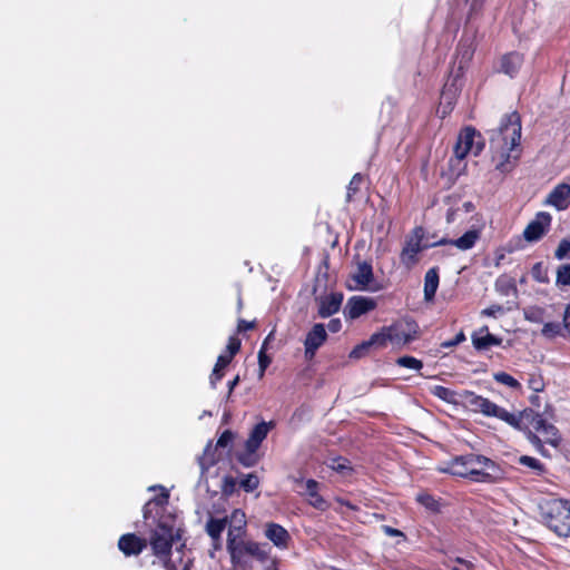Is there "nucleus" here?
Instances as JSON below:
<instances>
[{"instance_id": "obj_1", "label": "nucleus", "mask_w": 570, "mask_h": 570, "mask_svg": "<svg viewBox=\"0 0 570 570\" xmlns=\"http://www.w3.org/2000/svg\"><path fill=\"white\" fill-rule=\"evenodd\" d=\"M521 139V118L513 111L505 115L498 128L489 131L490 149L495 169L510 171L519 158L518 146Z\"/></svg>"}, {"instance_id": "obj_2", "label": "nucleus", "mask_w": 570, "mask_h": 570, "mask_svg": "<svg viewBox=\"0 0 570 570\" xmlns=\"http://www.w3.org/2000/svg\"><path fill=\"white\" fill-rule=\"evenodd\" d=\"M178 537L174 520L169 517L160 519L150 532L149 543L153 552L166 570H178V566L183 561L180 549L176 550V558H173L171 552L173 543Z\"/></svg>"}, {"instance_id": "obj_3", "label": "nucleus", "mask_w": 570, "mask_h": 570, "mask_svg": "<svg viewBox=\"0 0 570 570\" xmlns=\"http://www.w3.org/2000/svg\"><path fill=\"white\" fill-rule=\"evenodd\" d=\"M227 551L234 566L245 567L248 558H254L257 561L267 560L271 547L267 543L240 539L238 534H234L233 530H228Z\"/></svg>"}, {"instance_id": "obj_4", "label": "nucleus", "mask_w": 570, "mask_h": 570, "mask_svg": "<svg viewBox=\"0 0 570 570\" xmlns=\"http://www.w3.org/2000/svg\"><path fill=\"white\" fill-rule=\"evenodd\" d=\"M542 517L547 527L557 535L570 537V501L549 500L543 507Z\"/></svg>"}, {"instance_id": "obj_5", "label": "nucleus", "mask_w": 570, "mask_h": 570, "mask_svg": "<svg viewBox=\"0 0 570 570\" xmlns=\"http://www.w3.org/2000/svg\"><path fill=\"white\" fill-rule=\"evenodd\" d=\"M424 229L422 227H415L412 233L406 237L404 247L401 253V261L406 266H412L417 262L416 255L429 247L445 245L446 239L441 238L434 243H424Z\"/></svg>"}, {"instance_id": "obj_6", "label": "nucleus", "mask_w": 570, "mask_h": 570, "mask_svg": "<svg viewBox=\"0 0 570 570\" xmlns=\"http://www.w3.org/2000/svg\"><path fill=\"white\" fill-rule=\"evenodd\" d=\"M469 479L476 482H493L498 478L499 468L483 455L468 454Z\"/></svg>"}, {"instance_id": "obj_7", "label": "nucleus", "mask_w": 570, "mask_h": 570, "mask_svg": "<svg viewBox=\"0 0 570 570\" xmlns=\"http://www.w3.org/2000/svg\"><path fill=\"white\" fill-rule=\"evenodd\" d=\"M484 147L481 135L472 127H465L461 130L458 141L454 146V155L458 160H462L469 153L479 155Z\"/></svg>"}, {"instance_id": "obj_8", "label": "nucleus", "mask_w": 570, "mask_h": 570, "mask_svg": "<svg viewBox=\"0 0 570 570\" xmlns=\"http://www.w3.org/2000/svg\"><path fill=\"white\" fill-rule=\"evenodd\" d=\"M272 426V422H261L254 426L245 443L246 453L239 455L240 463H243L245 466H250L256 463L255 452L258 450L262 442L266 439Z\"/></svg>"}, {"instance_id": "obj_9", "label": "nucleus", "mask_w": 570, "mask_h": 570, "mask_svg": "<svg viewBox=\"0 0 570 570\" xmlns=\"http://www.w3.org/2000/svg\"><path fill=\"white\" fill-rule=\"evenodd\" d=\"M417 331L419 326L414 321L410 318L397 321L389 326L391 344L399 347L405 346L416 338Z\"/></svg>"}, {"instance_id": "obj_10", "label": "nucleus", "mask_w": 570, "mask_h": 570, "mask_svg": "<svg viewBox=\"0 0 570 570\" xmlns=\"http://www.w3.org/2000/svg\"><path fill=\"white\" fill-rule=\"evenodd\" d=\"M552 217L547 212H539L523 230V237L527 242L534 243L540 240L550 229Z\"/></svg>"}, {"instance_id": "obj_11", "label": "nucleus", "mask_w": 570, "mask_h": 570, "mask_svg": "<svg viewBox=\"0 0 570 570\" xmlns=\"http://www.w3.org/2000/svg\"><path fill=\"white\" fill-rule=\"evenodd\" d=\"M296 491L298 494L305 497L308 503L318 510H325L327 508V502L320 495V483L313 479L303 480L295 479Z\"/></svg>"}, {"instance_id": "obj_12", "label": "nucleus", "mask_w": 570, "mask_h": 570, "mask_svg": "<svg viewBox=\"0 0 570 570\" xmlns=\"http://www.w3.org/2000/svg\"><path fill=\"white\" fill-rule=\"evenodd\" d=\"M233 439H234V434L229 430H226L218 438L215 448H213L212 443H209L205 448L203 455L198 459L199 466H200L203 473L216 463V460H217L216 455H215L216 449L217 448H226L233 441Z\"/></svg>"}, {"instance_id": "obj_13", "label": "nucleus", "mask_w": 570, "mask_h": 570, "mask_svg": "<svg viewBox=\"0 0 570 570\" xmlns=\"http://www.w3.org/2000/svg\"><path fill=\"white\" fill-rule=\"evenodd\" d=\"M376 303L373 298L363 296L351 297L344 308V314L347 318L355 320L374 309Z\"/></svg>"}, {"instance_id": "obj_14", "label": "nucleus", "mask_w": 570, "mask_h": 570, "mask_svg": "<svg viewBox=\"0 0 570 570\" xmlns=\"http://www.w3.org/2000/svg\"><path fill=\"white\" fill-rule=\"evenodd\" d=\"M327 338V333L324 324L317 323L307 333L304 345L305 355L308 358L314 357L316 351L323 345Z\"/></svg>"}, {"instance_id": "obj_15", "label": "nucleus", "mask_w": 570, "mask_h": 570, "mask_svg": "<svg viewBox=\"0 0 570 570\" xmlns=\"http://www.w3.org/2000/svg\"><path fill=\"white\" fill-rule=\"evenodd\" d=\"M518 421H520L518 431H524L532 428L538 433L543 432L544 428L549 424L543 416L531 409L518 412Z\"/></svg>"}, {"instance_id": "obj_16", "label": "nucleus", "mask_w": 570, "mask_h": 570, "mask_svg": "<svg viewBox=\"0 0 570 570\" xmlns=\"http://www.w3.org/2000/svg\"><path fill=\"white\" fill-rule=\"evenodd\" d=\"M518 421H520L518 431H524L532 428L538 433L543 432L544 428L549 424L543 416L531 409L518 412Z\"/></svg>"}, {"instance_id": "obj_17", "label": "nucleus", "mask_w": 570, "mask_h": 570, "mask_svg": "<svg viewBox=\"0 0 570 570\" xmlns=\"http://www.w3.org/2000/svg\"><path fill=\"white\" fill-rule=\"evenodd\" d=\"M546 205L554 207L557 210H564L570 206V185L559 184L547 196Z\"/></svg>"}, {"instance_id": "obj_18", "label": "nucleus", "mask_w": 570, "mask_h": 570, "mask_svg": "<svg viewBox=\"0 0 570 570\" xmlns=\"http://www.w3.org/2000/svg\"><path fill=\"white\" fill-rule=\"evenodd\" d=\"M318 306V315L323 318L330 317L337 313L343 302L342 293H331L328 295L315 298Z\"/></svg>"}, {"instance_id": "obj_19", "label": "nucleus", "mask_w": 570, "mask_h": 570, "mask_svg": "<svg viewBox=\"0 0 570 570\" xmlns=\"http://www.w3.org/2000/svg\"><path fill=\"white\" fill-rule=\"evenodd\" d=\"M147 547V541L135 533H127L118 541L119 550L127 557L138 556Z\"/></svg>"}, {"instance_id": "obj_20", "label": "nucleus", "mask_w": 570, "mask_h": 570, "mask_svg": "<svg viewBox=\"0 0 570 570\" xmlns=\"http://www.w3.org/2000/svg\"><path fill=\"white\" fill-rule=\"evenodd\" d=\"M265 537L278 549H286L291 540L287 530L277 523L266 524Z\"/></svg>"}, {"instance_id": "obj_21", "label": "nucleus", "mask_w": 570, "mask_h": 570, "mask_svg": "<svg viewBox=\"0 0 570 570\" xmlns=\"http://www.w3.org/2000/svg\"><path fill=\"white\" fill-rule=\"evenodd\" d=\"M228 518H209L206 523V532L213 540V548L219 550L222 548V533L226 529Z\"/></svg>"}, {"instance_id": "obj_22", "label": "nucleus", "mask_w": 570, "mask_h": 570, "mask_svg": "<svg viewBox=\"0 0 570 570\" xmlns=\"http://www.w3.org/2000/svg\"><path fill=\"white\" fill-rule=\"evenodd\" d=\"M459 92V87L456 85V79H453L452 81H448L443 90L441 92V100H440V107L442 109L443 116H445L448 112H450L456 101Z\"/></svg>"}, {"instance_id": "obj_23", "label": "nucleus", "mask_w": 570, "mask_h": 570, "mask_svg": "<svg viewBox=\"0 0 570 570\" xmlns=\"http://www.w3.org/2000/svg\"><path fill=\"white\" fill-rule=\"evenodd\" d=\"M523 63V56L519 52H509L501 58L500 71L514 77Z\"/></svg>"}, {"instance_id": "obj_24", "label": "nucleus", "mask_w": 570, "mask_h": 570, "mask_svg": "<svg viewBox=\"0 0 570 570\" xmlns=\"http://www.w3.org/2000/svg\"><path fill=\"white\" fill-rule=\"evenodd\" d=\"M464 402L471 409V411L475 413H481L484 416H488L489 411L492 405V401L483 397L481 395H476L473 392H466L464 394Z\"/></svg>"}, {"instance_id": "obj_25", "label": "nucleus", "mask_w": 570, "mask_h": 570, "mask_svg": "<svg viewBox=\"0 0 570 570\" xmlns=\"http://www.w3.org/2000/svg\"><path fill=\"white\" fill-rule=\"evenodd\" d=\"M501 342V338L489 333L488 327H483L480 332L472 335L473 346L478 351H485L491 346H498Z\"/></svg>"}, {"instance_id": "obj_26", "label": "nucleus", "mask_w": 570, "mask_h": 570, "mask_svg": "<svg viewBox=\"0 0 570 570\" xmlns=\"http://www.w3.org/2000/svg\"><path fill=\"white\" fill-rule=\"evenodd\" d=\"M466 461L468 454L455 456L446 462L444 466L440 468V471L461 478H469V468Z\"/></svg>"}, {"instance_id": "obj_27", "label": "nucleus", "mask_w": 570, "mask_h": 570, "mask_svg": "<svg viewBox=\"0 0 570 570\" xmlns=\"http://www.w3.org/2000/svg\"><path fill=\"white\" fill-rule=\"evenodd\" d=\"M352 279L355 282V288H366L373 281L372 265L367 262L358 263L356 271L352 275Z\"/></svg>"}, {"instance_id": "obj_28", "label": "nucleus", "mask_w": 570, "mask_h": 570, "mask_svg": "<svg viewBox=\"0 0 570 570\" xmlns=\"http://www.w3.org/2000/svg\"><path fill=\"white\" fill-rule=\"evenodd\" d=\"M488 417H497L515 430L520 423V421H518V413L509 412L508 410L495 404L494 402L491 405Z\"/></svg>"}, {"instance_id": "obj_29", "label": "nucleus", "mask_w": 570, "mask_h": 570, "mask_svg": "<svg viewBox=\"0 0 570 570\" xmlns=\"http://www.w3.org/2000/svg\"><path fill=\"white\" fill-rule=\"evenodd\" d=\"M439 272L436 267L430 268L424 276V299L426 302L433 301L439 287Z\"/></svg>"}, {"instance_id": "obj_30", "label": "nucleus", "mask_w": 570, "mask_h": 570, "mask_svg": "<svg viewBox=\"0 0 570 570\" xmlns=\"http://www.w3.org/2000/svg\"><path fill=\"white\" fill-rule=\"evenodd\" d=\"M480 238V232L476 229H471L464 233L461 237L454 239V240H448L445 244H451L458 247L461 250H468L471 249L478 239Z\"/></svg>"}, {"instance_id": "obj_31", "label": "nucleus", "mask_w": 570, "mask_h": 570, "mask_svg": "<svg viewBox=\"0 0 570 570\" xmlns=\"http://www.w3.org/2000/svg\"><path fill=\"white\" fill-rule=\"evenodd\" d=\"M159 489L161 490V493L158 497L149 500L144 507L142 512L145 520H148L151 517L155 509L159 510L168 501L169 494L167 490L163 487H159ZM156 514H158V511H156Z\"/></svg>"}, {"instance_id": "obj_32", "label": "nucleus", "mask_w": 570, "mask_h": 570, "mask_svg": "<svg viewBox=\"0 0 570 570\" xmlns=\"http://www.w3.org/2000/svg\"><path fill=\"white\" fill-rule=\"evenodd\" d=\"M389 326H384L380 332H376L371 335L367 340L371 347L382 348L391 343V337L389 336Z\"/></svg>"}, {"instance_id": "obj_33", "label": "nucleus", "mask_w": 570, "mask_h": 570, "mask_svg": "<svg viewBox=\"0 0 570 570\" xmlns=\"http://www.w3.org/2000/svg\"><path fill=\"white\" fill-rule=\"evenodd\" d=\"M556 274L557 286H570V264L560 265Z\"/></svg>"}, {"instance_id": "obj_34", "label": "nucleus", "mask_w": 570, "mask_h": 570, "mask_svg": "<svg viewBox=\"0 0 570 570\" xmlns=\"http://www.w3.org/2000/svg\"><path fill=\"white\" fill-rule=\"evenodd\" d=\"M540 434H542V436L544 438V441L549 444H551L552 446H558L559 443H560V435H559V431L558 429L549 423L543 432H540Z\"/></svg>"}, {"instance_id": "obj_35", "label": "nucleus", "mask_w": 570, "mask_h": 570, "mask_svg": "<svg viewBox=\"0 0 570 570\" xmlns=\"http://www.w3.org/2000/svg\"><path fill=\"white\" fill-rule=\"evenodd\" d=\"M493 379L495 382L507 385L511 389L518 390L521 387L519 381H517L513 376L505 372H498L493 374Z\"/></svg>"}, {"instance_id": "obj_36", "label": "nucleus", "mask_w": 570, "mask_h": 570, "mask_svg": "<svg viewBox=\"0 0 570 570\" xmlns=\"http://www.w3.org/2000/svg\"><path fill=\"white\" fill-rule=\"evenodd\" d=\"M230 522L234 523V527L230 528L229 530H233L234 534H238V537H239L240 531L243 530V528L246 524L245 513L242 510L233 511V513L230 515Z\"/></svg>"}, {"instance_id": "obj_37", "label": "nucleus", "mask_w": 570, "mask_h": 570, "mask_svg": "<svg viewBox=\"0 0 570 570\" xmlns=\"http://www.w3.org/2000/svg\"><path fill=\"white\" fill-rule=\"evenodd\" d=\"M519 463L527 468L533 470L537 474H542L544 472L543 464L535 458L522 455L519 458Z\"/></svg>"}, {"instance_id": "obj_38", "label": "nucleus", "mask_w": 570, "mask_h": 570, "mask_svg": "<svg viewBox=\"0 0 570 570\" xmlns=\"http://www.w3.org/2000/svg\"><path fill=\"white\" fill-rule=\"evenodd\" d=\"M531 275H532L533 279H535L539 283L544 284V283L549 282L548 271L544 267L542 262H538L533 265V267L531 269Z\"/></svg>"}, {"instance_id": "obj_39", "label": "nucleus", "mask_w": 570, "mask_h": 570, "mask_svg": "<svg viewBox=\"0 0 570 570\" xmlns=\"http://www.w3.org/2000/svg\"><path fill=\"white\" fill-rule=\"evenodd\" d=\"M396 364L410 370L420 371L423 367V363L413 356H402L396 360Z\"/></svg>"}, {"instance_id": "obj_40", "label": "nucleus", "mask_w": 570, "mask_h": 570, "mask_svg": "<svg viewBox=\"0 0 570 570\" xmlns=\"http://www.w3.org/2000/svg\"><path fill=\"white\" fill-rule=\"evenodd\" d=\"M416 500L430 511L436 512L440 509V503L428 493L419 494Z\"/></svg>"}, {"instance_id": "obj_41", "label": "nucleus", "mask_w": 570, "mask_h": 570, "mask_svg": "<svg viewBox=\"0 0 570 570\" xmlns=\"http://www.w3.org/2000/svg\"><path fill=\"white\" fill-rule=\"evenodd\" d=\"M239 484L244 491L253 492L258 487L259 479L256 474L249 473L240 480Z\"/></svg>"}, {"instance_id": "obj_42", "label": "nucleus", "mask_w": 570, "mask_h": 570, "mask_svg": "<svg viewBox=\"0 0 570 570\" xmlns=\"http://www.w3.org/2000/svg\"><path fill=\"white\" fill-rule=\"evenodd\" d=\"M554 257L559 261L570 258V240L567 238L561 239L556 252Z\"/></svg>"}, {"instance_id": "obj_43", "label": "nucleus", "mask_w": 570, "mask_h": 570, "mask_svg": "<svg viewBox=\"0 0 570 570\" xmlns=\"http://www.w3.org/2000/svg\"><path fill=\"white\" fill-rule=\"evenodd\" d=\"M528 386L533 392H541L544 390V381L543 377L539 374H531L528 380Z\"/></svg>"}, {"instance_id": "obj_44", "label": "nucleus", "mask_w": 570, "mask_h": 570, "mask_svg": "<svg viewBox=\"0 0 570 570\" xmlns=\"http://www.w3.org/2000/svg\"><path fill=\"white\" fill-rule=\"evenodd\" d=\"M364 181V177L361 174H355L351 179L347 187V198L350 199L360 189V186Z\"/></svg>"}, {"instance_id": "obj_45", "label": "nucleus", "mask_w": 570, "mask_h": 570, "mask_svg": "<svg viewBox=\"0 0 570 570\" xmlns=\"http://www.w3.org/2000/svg\"><path fill=\"white\" fill-rule=\"evenodd\" d=\"M560 332H561L560 324L554 323V322L546 323L541 331L542 335L546 337H554V336L559 335Z\"/></svg>"}, {"instance_id": "obj_46", "label": "nucleus", "mask_w": 570, "mask_h": 570, "mask_svg": "<svg viewBox=\"0 0 570 570\" xmlns=\"http://www.w3.org/2000/svg\"><path fill=\"white\" fill-rule=\"evenodd\" d=\"M236 479L233 478V476H225L223 479V484H222V492L225 494V495H230L234 493L235 489H236Z\"/></svg>"}, {"instance_id": "obj_47", "label": "nucleus", "mask_w": 570, "mask_h": 570, "mask_svg": "<svg viewBox=\"0 0 570 570\" xmlns=\"http://www.w3.org/2000/svg\"><path fill=\"white\" fill-rule=\"evenodd\" d=\"M330 468L341 473L346 470H351L350 462L343 458L333 459L330 463Z\"/></svg>"}, {"instance_id": "obj_48", "label": "nucleus", "mask_w": 570, "mask_h": 570, "mask_svg": "<svg viewBox=\"0 0 570 570\" xmlns=\"http://www.w3.org/2000/svg\"><path fill=\"white\" fill-rule=\"evenodd\" d=\"M371 345L368 344V341H365L358 345H356L350 353L351 358H361L365 355V353L368 351Z\"/></svg>"}, {"instance_id": "obj_49", "label": "nucleus", "mask_w": 570, "mask_h": 570, "mask_svg": "<svg viewBox=\"0 0 570 570\" xmlns=\"http://www.w3.org/2000/svg\"><path fill=\"white\" fill-rule=\"evenodd\" d=\"M265 351L266 350H264V346H262L258 352V364H259L261 376L264 375V372L266 371V368L268 367V365L271 363V358L266 355Z\"/></svg>"}, {"instance_id": "obj_50", "label": "nucleus", "mask_w": 570, "mask_h": 570, "mask_svg": "<svg viewBox=\"0 0 570 570\" xmlns=\"http://www.w3.org/2000/svg\"><path fill=\"white\" fill-rule=\"evenodd\" d=\"M459 51H460V53L462 56L461 60H460L459 68L462 69L463 68V63H466L472 58L473 50H472V48L470 46H462V45H460Z\"/></svg>"}, {"instance_id": "obj_51", "label": "nucleus", "mask_w": 570, "mask_h": 570, "mask_svg": "<svg viewBox=\"0 0 570 570\" xmlns=\"http://www.w3.org/2000/svg\"><path fill=\"white\" fill-rule=\"evenodd\" d=\"M528 440L531 442V444H533L535 446V449L542 455H546L544 450H543L542 440L537 434H534L533 432L529 431L528 432Z\"/></svg>"}, {"instance_id": "obj_52", "label": "nucleus", "mask_w": 570, "mask_h": 570, "mask_svg": "<svg viewBox=\"0 0 570 570\" xmlns=\"http://www.w3.org/2000/svg\"><path fill=\"white\" fill-rule=\"evenodd\" d=\"M240 348V341L236 337H230L227 344V352L232 357L238 352Z\"/></svg>"}, {"instance_id": "obj_53", "label": "nucleus", "mask_w": 570, "mask_h": 570, "mask_svg": "<svg viewBox=\"0 0 570 570\" xmlns=\"http://www.w3.org/2000/svg\"><path fill=\"white\" fill-rule=\"evenodd\" d=\"M232 360L233 357L228 353L220 354L217 358L215 367L224 370L232 362Z\"/></svg>"}, {"instance_id": "obj_54", "label": "nucleus", "mask_w": 570, "mask_h": 570, "mask_svg": "<svg viewBox=\"0 0 570 570\" xmlns=\"http://www.w3.org/2000/svg\"><path fill=\"white\" fill-rule=\"evenodd\" d=\"M223 376H224L223 370L214 366V370H213L210 379H209L212 387L215 389L217 383L223 379Z\"/></svg>"}, {"instance_id": "obj_55", "label": "nucleus", "mask_w": 570, "mask_h": 570, "mask_svg": "<svg viewBox=\"0 0 570 570\" xmlns=\"http://www.w3.org/2000/svg\"><path fill=\"white\" fill-rule=\"evenodd\" d=\"M433 394L442 400H448L449 396H451L452 392L448 387L439 385L434 387Z\"/></svg>"}, {"instance_id": "obj_56", "label": "nucleus", "mask_w": 570, "mask_h": 570, "mask_svg": "<svg viewBox=\"0 0 570 570\" xmlns=\"http://www.w3.org/2000/svg\"><path fill=\"white\" fill-rule=\"evenodd\" d=\"M264 566V570H277V560L267 552V560L259 561Z\"/></svg>"}, {"instance_id": "obj_57", "label": "nucleus", "mask_w": 570, "mask_h": 570, "mask_svg": "<svg viewBox=\"0 0 570 570\" xmlns=\"http://www.w3.org/2000/svg\"><path fill=\"white\" fill-rule=\"evenodd\" d=\"M503 313V308L500 305H492L482 311V315L495 317L498 314Z\"/></svg>"}, {"instance_id": "obj_58", "label": "nucleus", "mask_w": 570, "mask_h": 570, "mask_svg": "<svg viewBox=\"0 0 570 570\" xmlns=\"http://www.w3.org/2000/svg\"><path fill=\"white\" fill-rule=\"evenodd\" d=\"M465 340V335L463 334V332H460L454 340L452 341H449V342H444L443 343V346L444 347H452V346H455L458 344H460L461 342H463Z\"/></svg>"}, {"instance_id": "obj_59", "label": "nucleus", "mask_w": 570, "mask_h": 570, "mask_svg": "<svg viewBox=\"0 0 570 570\" xmlns=\"http://www.w3.org/2000/svg\"><path fill=\"white\" fill-rule=\"evenodd\" d=\"M341 327H342V322L338 318H333L327 324V328L332 333H337L341 330Z\"/></svg>"}, {"instance_id": "obj_60", "label": "nucleus", "mask_w": 570, "mask_h": 570, "mask_svg": "<svg viewBox=\"0 0 570 570\" xmlns=\"http://www.w3.org/2000/svg\"><path fill=\"white\" fill-rule=\"evenodd\" d=\"M382 529H383L384 533L390 537H402L403 535V533L400 530L394 529L390 525H383Z\"/></svg>"}, {"instance_id": "obj_61", "label": "nucleus", "mask_w": 570, "mask_h": 570, "mask_svg": "<svg viewBox=\"0 0 570 570\" xmlns=\"http://www.w3.org/2000/svg\"><path fill=\"white\" fill-rule=\"evenodd\" d=\"M563 326L570 333V304H568L564 309Z\"/></svg>"}, {"instance_id": "obj_62", "label": "nucleus", "mask_w": 570, "mask_h": 570, "mask_svg": "<svg viewBox=\"0 0 570 570\" xmlns=\"http://www.w3.org/2000/svg\"><path fill=\"white\" fill-rule=\"evenodd\" d=\"M255 323L254 322H247L245 320H240L238 322V331H248L254 328Z\"/></svg>"}, {"instance_id": "obj_63", "label": "nucleus", "mask_w": 570, "mask_h": 570, "mask_svg": "<svg viewBox=\"0 0 570 570\" xmlns=\"http://www.w3.org/2000/svg\"><path fill=\"white\" fill-rule=\"evenodd\" d=\"M239 382V376H236L234 380L229 381L227 386H228V394H227V397H229L235 389V386L238 384Z\"/></svg>"}, {"instance_id": "obj_64", "label": "nucleus", "mask_w": 570, "mask_h": 570, "mask_svg": "<svg viewBox=\"0 0 570 570\" xmlns=\"http://www.w3.org/2000/svg\"><path fill=\"white\" fill-rule=\"evenodd\" d=\"M456 562L461 563L462 566H464V568L466 570H473V563L471 561H468V560H463L461 558H456Z\"/></svg>"}]
</instances>
